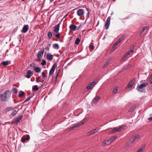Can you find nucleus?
Segmentation results:
<instances>
[{
	"label": "nucleus",
	"mask_w": 152,
	"mask_h": 152,
	"mask_svg": "<svg viewBox=\"0 0 152 152\" xmlns=\"http://www.w3.org/2000/svg\"><path fill=\"white\" fill-rule=\"evenodd\" d=\"M11 93L10 91H7L0 95L1 100L2 102H5L8 100L10 97Z\"/></svg>",
	"instance_id": "obj_1"
},
{
	"label": "nucleus",
	"mask_w": 152,
	"mask_h": 152,
	"mask_svg": "<svg viewBox=\"0 0 152 152\" xmlns=\"http://www.w3.org/2000/svg\"><path fill=\"white\" fill-rule=\"evenodd\" d=\"M118 45L116 44L115 43L113 45V48L111 49L112 51H114L116 49V47Z\"/></svg>",
	"instance_id": "obj_29"
},
{
	"label": "nucleus",
	"mask_w": 152,
	"mask_h": 152,
	"mask_svg": "<svg viewBox=\"0 0 152 152\" xmlns=\"http://www.w3.org/2000/svg\"><path fill=\"white\" fill-rule=\"evenodd\" d=\"M30 139V137L29 135H28L26 138L22 137L21 138V140L22 142H23L26 140H28Z\"/></svg>",
	"instance_id": "obj_19"
},
{
	"label": "nucleus",
	"mask_w": 152,
	"mask_h": 152,
	"mask_svg": "<svg viewBox=\"0 0 152 152\" xmlns=\"http://www.w3.org/2000/svg\"><path fill=\"white\" fill-rule=\"evenodd\" d=\"M86 10L88 11V12L87 13L86 17L88 18L90 13L89 12V9L88 8H86Z\"/></svg>",
	"instance_id": "obj_41"
},
{
	"label": "nucleus",
	"mask_w": 152,
	"mask_h": 152,
	"mask_svg": "<svg viewBox=\"0 0 152 152\" xmlns=\"http://www.w3.org/2000/svg\"><path fill=\"white\" fill-rule=\"evenodd\" d=\"M145 145L144 144L141 148L140 149H141L142 150L144 149L145 147Z\"/></svg>",
	"instance_id": "obj_47"
},
{
	"label": "nucleus",
	"mask_w": 152,
	"mask_h": 152,
	"mask_svg": "<svg viewBox=\"0 0 152 152\" xmlns=\"http://www.w3.org/2000/svg\"><path fill=\"white\" fill-rule=\"evenodd\" d=\"M42 76L44 77H47L46 75L45 74L44 72H42Z\"/></svg>",
	"instance_id": "obj_44"
},
{
	"label": "nucleus",
	"mask_w": 152,
	"mask_h": 152,
	"mask_svg": "<svg viewBox=\"0 0 152 152\" xmlns=\"http://www.w3.org/2000/svg\"><path fill=\"white\" fill-rule=\"evenodd\" d=\"M23 118L22 115H19L18 117L14 119L12 123H14L18 124L20 122V121Z\"/></svg>",
	"instance_id": "obj_6"
},
{
	"label": "nucleus",
	"mask_w": 152,
	"mask_h": 152,
	"mask_svg": "<svg viewBox=\"0 0 152 152\" xmlns=\"http://www.w3.org/2000/svg\"><path fill=\"white\" fill-rule=\"evenodd\" d=\"M32 89L33 90L37 91L39 90V88L37 85H35L33 87Z\"/></svg>",
	"instance_id": "obj_27"
},
{
	"label": "nucleus",
	"mask_w": 152,
	"mask_h": 152,
	"mask_svg": "<svg viewBox=\"0 0 152 152\" xmlns=\"http://www.w3.org/2000/svg\"><path fill=\"white\" fill-rule=\"evenodd\" d=\"M34 69L35 71L37 73L40 72L41 71L39 67H36V66H34Z\"/></svg>",
	"instance_id": "obj_21"
},
{
	"label": "nucleus",
	"mask_w": 152,
	"mask_h": 152,
	"mask_svg": "<svg viewBox=\"0 0 152 152\" xmlns=\"http://www.w3.org/2000/svg\"><path fill=\"white\" fill-rule=\"evenodd\" d=\"M118 89L115 88H114L113 90V92L114 93H115L117 91Z\"/></svg>",
	"instance_id": "obj_48"
},
{
	"label": "nucleus",
	"mask_w": 152,
	"mask_h": 152,
	"mask_svg": "<svg viewBox=\"0 0 152 152\" xmlns=\"http://www.w3.org/2000/svg\"><path fill=\"white\" fill-rule=\"evenodd\" d=\"M88 119L87 118H84L82 121L81 122L76 124L74 125L72 127H70L69 129V131H71L74 129L75 128L83 124H84L85 123Z\"/></svg>",
	"instance_id": "obj_2"
},
{
	"label": "nucleus",
	"mask_w": 152,
	"mask_h": 152,
	"mask_svg": "<svg viewBox=\"0 0 152 152\" xmlns=\"http://www.w3.org/2000/svg\"><path fill=\"white\" fill-rule=\"evenodd\" d=\"M134 46L133 45L131 47V50H132L133 52L134 51Z\"/></svg>",
	"instance_id": "obj_49"
},
{
	"label": "nucleus",
	"mask_w": 152,
	"mask_h": 152,
	"mask_svg": "<svg viewBox=\"0 0 152 152\" xmlns=\"http://www.w3.org/2000/svg\"><path fill=\"white\" fill-rule=\"evenodd\" d=\"M77 15L80 17H81L84 14V10L83 9H79L77 11Z\"/></svg>",
	"instance_id": "obj_11"
},
{
	"label": "nucleus",
	"mask_w": 152,
	"mask_h": 152,
	"mask_svg": "<svg viewBox=\"0 0 152 152\" xmlns=\"http://www.w3.org/2000/svg\"><path fill=\"white\" fill-rule=\"evenodd\" d=\"M40 86H41V87H42V86H43V84L42 83H40Z\"/></svg>",
	"instance_id": "obj_61"
},
{
	"label": "nucleus",
	"mask_w": 152,
	"mask_h": 152,
	"mask_svg": "<svg viewBox=\"0 0 152 152\" xmlns=\"http://www.w3.org/2000/svg\"><path fill=\"white\" fill-rule=\"evenodd\" d=\"M32 97V96H30V97H29L28 98H27L23 102V103L24 104V103H25L26 102H27V101H29L30 99Z\"/></svg>",
	"instance_id": "obj_30"
},
{
	"label": "nucleus",
	"mask_w": 152,
	"mask_h": 152,
	"mask_svg": "<svg viewBox=\"0 0 152 152\" xmlns=\"http://www.w3.org/2000/svg\"><path fill=\"white\" fill-rule=\"evenodd\" d=\"M122 40H121V39H120V38H119L118 40V42H119L120 43L121 41H122Z\"/></svg>",
	"instance_id": "obj_59"
},
{
	"label": "nucleus",
	"mask_w": 152,
	"mask_h": 152,
	"mask_svg": "<svg viewBox=\"0 0 152 152\" xmlns=\"http://www.w3.org/2000/svg\"><path fill=\"white\" fill-rule=\"evenodd\" d=\"M125 126L124 125H122L119 127H115L111 131V132L112 133H114L116 132H119L121 131L123 129Z\"/></svg>",
	"instance_id": "obj_4"
},
{
	"label": "nucleus",
	"mask_w": 152,
	"mask_h": 152,
	"mask_svg": "<svg viewBox=\"0 0 152 152\" xmlns=\"http://www.w3.org/2000/svg\"><path fill=\"white\" fill-rule=\"evenodd\" d=\"M24 95L25 93L23 91H20V93L19 94V97H21Z\"/></svg>",
	"instance_id": "obj_24"
},
{
	"label": "nucleus",
	"mask_w": 152,
	"mask_h": 152,
	"mask_svg": "<svg viewBox=\"0 0 152 152\" xmlns=\"http://www.w3.org/2000/svg\"><path fill=\"white\" fill-rule=\"evenodd\" d=\"M148 85V83L147 82H145L139 86H138L137 88V89L138 91L140 93H143L145 92V91L143 88H144L145 87Z\"/></svg>",
	"instance_id": "obj_3"
},
{
	"label": "nucleus",
	"mask_w": 152,
	"mask_h": 152,
	"mask_svg": "<svg viewBox=\"0 0 152 152\" xmlns=\"http://www.w3.org/2000/svg\"><path fill=\"white\" fill-rule=\"evenodd\" d=\"M118 45L116 44L115 43L113 45V48L111 49L112 51H114L116 49V47Z\"/></svg>",
	"instance_id": "obj_28"
},
{
	"label": "nucleus",
	"mask_w": 152,
	"mask_h": 152,
	"mask_svg": "<svg viewBox=\"0 0 152 152\" xmlns=\"http://www.w3.org/2000/svg\"><path fill=\"white\" fill-rule=\"evenodd\" d=\"M53 56L52 55L48 54L47 55V58L50 61L53 58Z\"/></svg>",
	"instance_id": "obj_18"
},
{
	"label": "nucleus",
	"mask_w": 152,
	"mask_h": 152,
	"mask_svg": "<svg viewBox=\"0 0 152 152\" xmlns=\"http://www.w3.org/2000/svg\"><path fill=\"white\" fill-rule=\"evenodd\" d=\"M58 73H59L58 72L56 74V76L55 77V80H57L58 75Z\"/></svg>",
	"instance_id": "obj_51"
},
{
	"label": "nucleus",
	"mask_w": 152,
	"mask_h": 152,
	"mask_svg": "<svg viewBox=\"0 0 152 152\" xmlns=\"http://www.w3.org/2000/svg\"><path fill=\"white\" fill-rule=\"evenodd\" d=\"M44 51V48H42L38 52L37 57L39 59L42 58L43 56Z\"/></svg>",
	"instance_id": "obj_7"
},
{
	"label": "nucleus",
	"mask_w": 152,
	"mask_h": 152,
	"mask_svg": "<svg viewBox=\"0 0 152 152\" xmlns=\"http://www.w3.org/2000/svg\"><path fill=\"white\" fill-rule=\"evenodd\" d=\"M88 133L89 134H90V135H92V134H94V133L93 132V130L90 131L88 132Z\"/></svg>",
	"instance_id": "obj_45"
},
{
	"label": "nucleus",
	"mask_w": 152,
	"mask_h": 152,
	"mask_svg": "<svg viewBox=\"0 0 152 152\" xmlns=\"http://www.w3.org/2000/svg\"><path fill=\"white\" fill-rule=\"evenodd\" d=\"M33 73L30 70H28L27 72V75L26 77L28 78H29L33 75Z\"/></svg>",
	"instance_id": "obj_14"
},
{
	"label": "nucleus",
	"mask_w": 152,
	"mask_h": 152,
	"mask_svg": "<svg viewBox=\"0 0 152 152\" xmlns=\"http://www.w3.org/2000/svg\"><path fill=\"white\" fill-rule=\"evenodd\" d=\"M125 36L124 35L122 36L120 38L122 40H123L125 38Z\"/></svg>",
	"instance_id": "obj_52"
},
{
	"label": "nucleus",
	"mask_w": 152,
	"mask_h": 152,
	"mask_svg": "<svg viewBox=\"0 0 152 152\" xmlns=\"http://www.w3.org/2000/svg\"><path fill=\"white\" fill-rule=\"evenodd\" d=\"M40 78V77H37V78H38V79H39Z\"/></svg>",
	"instance_id": "obj_64"
},
{
	"label": "nucleus",
	"mask_w": 152,
	"mask_h": 152,
	"mask_svg": "<svg viewBox=\"0 0 152 152\" xmlns=\"http://www.w3.org/2000/svg\"><path fill=\"white\" fill-rule=\"evenodd\" d=\"M54 0H50V2H52Z\"/></svg>",
	"instance_id": "obj_63"
},
{
	"label": "nucleus",
	"mask_w": 152,
	"mask_h": 152,
	"mask_svg": "<svg viewBox=\"0 0 152 152\" xmlns=\"http://www.w3.org/2000/svg\"><path fill=\"white\" fill-rule=\"evenodd\" d=\"M110 17L109 16L106 22L105 25V27L106 29H107L109 28L110 24Z\"/></svg>",
	"instance_id": "obj_10"
},
{
	"label": "nucleus",
	"mask_w": 152,
	"mask_h": 152,
	"mask_svg": "<svg viewBox=\"0 0 152 152\" xmlns=\"http://www.w3.org/2000/svg\"><path fill=\"white\" fill-rule=\"evenodd\" d=\"M142 150L140 148L138 150V151H138V152H142Z\"/></svg>",
	"instance_id": "obj_56"
},
{
	"label": "nucleus",
	"mask_w": 152,
	"mask_h": 152,
	"mask_svg": "<svg viewBox=\"0 0 152 152\" xmlns=\"http://www.w3.org/2000/svg\"><path fill=\"white\" fill-rule=\"evenodd\" d=\"M81 26H82V24L81 23H80V24L78 26V28H77V30L79 29L80 28V27Z\"/></svg>",
	"instance_id": "obj_55"
},
{
	"label": "nucleus",
	"mask_w": 152,
	"mask_h": 152,
	"mask_svg": "<svg viewBox=\"0 0 152 152\" xmlns=\"http://www.w3.org/2000/svg\"><path fill=\"white\" fill-rule=\"evenodd\" d=\"M8 61H4L2 62V64L4 66H6L8 65Z\"/></svg>",
	"instance_id": "obj_31"
},
{
	"label": "nucleus",
	"mask_w": 152,
	"mask_h": 152,
	"mask_svg": "<svg viewBox=\"0 0 152 152\" xmlns=\"http://www.w3.org/2000/svg\"><path fill=\"white\" fill-rule=\"evenodd\" d=\"M80 40L78 38H77L76 39V40L75 42V43L76 45H78L79 44L80 42Z\"/></svg>",
	"instance_id": "obj_25"
},
{
	"label": "nucleus",
	"mask_w": 152,
	"mask_h": 152,
	"mask_svg": "<svg viewBox=\"0 0 152 152\" xmlns=\"http://www.w3.org/2000/svg\"><path fill=\"white\" fill-rule=\"evenodd\" d=\"M110 62L109 61H107L105 64L103 66V68H104L106 67L109 64Z\"/></svg>",
	"instance_id": "obj_26"
},
{
	"label": "nucleus",
	"mask_w": 152,
	"mask_h": 152,
	"mask_svg": "<svg viewBox=\"0 0 152 152\" xmlns=\"http://www.w3.org/2000/svg\"><path fill=\"white\" fill-rule=\"evenodd\" d=\"M13 91L14 92L15 94H17L18 92L17 89L16 88H13Z\"/></svg>",
	"instance_id": "obj_38"
},
{
	"label": "nucleus",
	"mask_w": 152,
	"mask_h": 152,
	"mask_svg": "<svg viewBox=\"0 0 152 152\" xmlns=\"http://www.w3.org/2000/svg\"><path fill=\"white\" fill-rule=\"evenodd\" d=\"M145 30H144V29L142 28V30H141L140 33V35H141L142 33H143V32Z\"/></svg>",
	"instance_id": "obj_50"
},
{
	"label": "nucleus",
	"mask_w": 152,
	"mask_h": 152,
	"mask_svg": "<svg viewBox=\"0 0 152 152\" xmlns=\"http://www.w3.org/2000/svg\"><path fill=\"white\" fill-rule=\"evenodd\" d=\"M150 78L152 80V74L151 75Z\"/></svg>",
	"instance_id": "obj_62"
},
{
	"label": "nucleus",
	"mask_w": 152,
	"mask_h": 152,
	"mask_svg": "<svg viewBox=\"0 0 152 152\" xmlns=\"http://www.w3.org/2000/svg\"><path fill=\"white\" fill-rule=\"evenodd\" d=\"M99 130V129L98 128H97L96 129H94L93 130V132L94 133H96L97 132H98Z\"/></svg>",
	"instance_id": "obj_37"
},
{
	"label": "nucleus",
	"mask_w": 152,
	"mask_h": 152,
	"mask_svg": "<svg viewBox=\"0 0 152 152\" xmlns=\"http://www.w3.org/2000/svg\"><path fill=\"white\" fill-rule=\"evenodd\" d=\"M57 65L56 63L54 64L52 66V67L51 69H50V70L49 72V75L50 76L52 75L54 73V71L55 69V68L56 66Z\"/></svg>",
	"instance_id": "obj_9"
},
{
	"label": "nucleus",
	"mask_w": 152,
	"mask_h": 152,
	"mask_svg": "<svg viewBox=\"0 0 152 152\" xmlns=\"http://www.w3.org/2000/svg\"><path fill=\"white\" fill-rule=\"evenodd\" d=\"M36 81L37 82L39 83V79H38V78H36Z\"/></svg>",
	"instance_id": "obj_58"
},
{
	"label": "nucleus",
	"mask_w": 152,
	"mask_h": 152,
	"mask_svg": "<svg viewBox=\"0 0 152 152\" xmlns=\"http://www.w3.org/2000/svg\"><path fill=\"white\" fill-rule=\"evenodd\" d=\"M135 81V79L133 78L132 80L130 81L128 84V88H131L132 86L134 84Z\"/></svg>",
	"instance_id": "obj_16"
},
{
	"label": "nucleus",
	"mask_w": 152,
	"mask_h": 152,
	"mask_svg": "<svg viewBox=\"0 0 152 152\" xmlns=\"http://www.w3.org/2000/svg\"><path fill=\"white\" fill-rule=\"evenodd\" d=\"M89 48L90 49H93V45H90L89 46Z\"/></svg>",
	"instance_id": "obj_53"
},
{
	"label": "nucleus",
	"mask_w": 152,
	"mask_h": 152,
	"mask_svg": "<svg viewBox=\"0 0 152 152\" xmlns=\"http://www.w3.org/2000/svg\"><path fill=\"white\" fill-rule=\"evenodd\" d=\"M53 46L54 49H56V50H58L59 48V45L57 43L53 44Z\"/></svg>",
	"instance_id": "obj_20"
},
{
	"label": "nucleus",
	"mask_w": 152,
	"mask_h": 152,
	"mask_svg": "<svg viewBox=\"0 0 152 152\" xmlns=\"http://www.w3.org/2000/svg\"><path fill=\"white\" fill-rule=\"evenodd\" d=\"M133 53V51L132 50H129L128 51V52H127L126 53V54H127L128 55H129L130 54Z\"/></svg>",
	"instance_id": "obj_39"
},
{
	"label": "nucleus",
	"mask_w": 152,
	"mask_h": 152,
	"mask_svg": "<svg viewBox=\"0 0 152 152\" xmlns=\"http://www.w3.org/2000/svg\"><path fill=\"white\" fill-rule=\"evenodd\" d=\"M135 140V139H134V138L133 136L132 137H131L130 139V141L132 143L134 142Z\"/></svg>",
	"instance_id": "obj_33"
},
{
	"label": "nucleus",
	"mask_w": 152,
	"mask_h": 152,
	"mask_svg": "<svg viewBox=\"0 0 152 152\" xmlns=\"http://www.w3.org/2000/svg\"><path fill=\"white\" fill-rule=\"evenodd\" d=\"M148 119V120H149L150 121H151L152 120V117H150Z\"/></svg>",
	"instance_id": "obj_57"
},
{
	"label": "nucleus",
	"mask_w": 152,
	"mask_h": 152,
	"mask_svg": "<svg viewBox=\"0 0 152 152\" xmlns=\"http://www.w3.org/2000/svg\"><path fill=\"white\" fill-rule=\"evenodd\" d=\"M134 107H132L129 110V112H131L132 111H133V110H134Z\"/></svg>",
	"instance_id": "obj_42"
},
{
	"label": "nucleus",
	"mask_w": 152,
	"mask_h": 152,
	"mask_svg": "<svg viewBox=\"0 0 152 152\" xmlns=\"http://www.w3.org/2000/svg\"><path fill=\"white\" fill-rule=\"evenodd\" d=\"M59 27H60L59 24H57V25H56L54 27V29H53L54 31L56 33H57V32H58L59 31Z\"/></svg>",
	"instance_id": "obj_15"
},
{
	"label": "nucleus",
	"mask_w": 152,
	"mask_h": 152,
	"mask_svg": "<svg viewBox=\"0 0 152 152\" xmlns=\"http://www.w3.org/2000/svg\"><path fill=\"white\" fill-rule=\"evenodd\" d=\"M60 33H58L55 35V37L58 38H59L60 37Z\"/></svg>",
	"instance_id": "obj_40"
},
{
	"label": "nucleus",
	"mask_w": 152,
	"mask_h": 152,
	"mask_svg": "<svg viewBox=\"0 0 152 152\" xmlns=\"http://www.w3.org/2000/svg\"><path fill=\"white\" fill-rule=\"evenodd\" d=\"M69 28L71 30L75 31L76 30L77 27L76 26L73 24H72L69 26Z\"/></svg>",
	"instance_id": "obj_17"
},
{
	"label": "nucleus",
	"mask_w": 152,
	"mask_h": 152,
	"mask_svg": "<svg viewBox=\"0 0 152 152\" xmlns=\"http://www.w3.org/2000/svg\"><path fill=\"white\" fill-rule=\"evenodd\" d=\"M34 64H33V63L31 64H30V66L31 67H34L35 66H34Z\"/></svg>",
	"instance_id": "obj_54"
},
{
	"label": "nucleus",
	"mask_w": 152,
	"mask_h": 152,
	"mask_svg": "<svg viewBox=\"0 0 152 152\" xmlns=\"http://www.w3.org/2000/svg\"><path fill=\"white\" fill-rule=\"evenodd\" d=\"M120 43L119 42H118V41H117L115 43L117 45H118Z\"/></svg>",
	"instance_id": "obj_60"
},
{
	"label": "nucleus",
	"mask_w": 152,
	"mask_h": 152,
	"mask_svg": "<svg viewBox=\"0 0 152 152\" xmlns=\"http://www.w3.org/2000/svg\"><path fill=\"white\" fill-rule=\"evenodd\" d=\"M41 64L42 66H44L46 64V62L45 60H42V62L41 63Z\"/></svg>",
	"instance_id": "obj_34"
},
{
	"label": "nucleus",
	"mask_w": 152,
	"mask_h": 152,
	"mask_svg": "<svg viewBox=\"0 0 152 152\" xmlns=\"http://www.w3.org/2000/svg\"><path fill=\"white\" fill-rule=\"evenodd\" d=\"M132 66V65L131 64H129L128 65L125 66L123 68V69H128L129 68H130Z\"/></svg>",
	"instance_id": "obj_22"
},
{
	"label": "nucleus",
	"mask_w": 152,
	"mask_h": 152,
	"mask_svg": "<svg viewBox=\"0 0 152 152\" xmlns=\"http://www.w3.org/2000/svg\"><path fill=\"white\" fill-rule=\"evenodd\" d=\"M128 56V55L127 54H126V53L124 55V56L121 59V61H122V60H124L125 59H126L127 57Z\"/></svg>",
	"instance_id": "obj_32"
},
{
	"label": "nucleus",
	"mask_w": 152,
	"mask_h": 152,
	"mask_svg": "<svg viewBox=\"0 0 152 152\" xmlns=\"http://www.w3.org/2000/svg\"><path fill=\"white\" fill-rule=\"evenodd\" d=\"M51 44H48V45L47 47L45 48L46 50L47 51H48L49 50Z\"/></svg>",
	"instance_id": "obj_35"
},
{
	"label": "nucleus",
	"mask_w": 152,
	"mask_h": 152,
	"mask_svg": "<svg viewBox=\"0 0 152 152\" xmlns=\"http://www.w3.org/2000/svg\"><path fill=\"white\" fill-rule=\"evenodd\" d=\"M17 111L15 110L13 111L12 112V116H14L17 114Z\"/></svg>",
	"instance_id": "obj_36"
},
{
	"label": "nucleus",
	"mask_w": 152,
	"mask_h": 152,
	"mask_svg": "<svg viewBox=\"0 0 152 152\" xmlns=\"http://www.w3.org/2000/svg\"><path fill=\"white\" fill-rule=\"evenodd\" d=\"M29 29V26L28 25H26L24 26L21 32L23 33H26L28 31Z\"/></svg>",
	"instance_id": "obj_12"
},
{
	"label": "nucleus",
	"mask_w": 152,
	"mask_h": 152,
	"mask_svg": "<svg viewBox=\"0 0 152 152\" xmlns=\"http://www.w3.org/2000/svg\"><path fill=\"white\" fill-rule=\"evenodd\" d=\"M133 136L134 137L135 140L136 139H139V138L140 137V136L138 135H136L134 136Z\"/></svg>",
	"instance_id": "obj_43"
},
{
	"label": "nucleus",
	"mask_w": 152,
	"mask_h": 152,
	"mask_svg": "<svg viewBox=\"0 0 152 152\" xmlns=\"http://www.w3.org/2000/svg\"><path fill=\"white\" fill-rule=\"evenodd\" d=\"M100 98V96H99L95 97L93 99L91 103L94 104H96Z\"/></svg>",
	"instance_id": "obj_13"
},
{
	"label": "nucleus",
	"mask_w": 152,
	"mask_h": 152,
	"mask_svg": "<svg viewBox=\"0 0 152 152\" xmlns=\"http://www.w3.org/2000/svg\"><path fill=\"white\" fill-rule=\"evenodd\" d=\"M142 28L144 30H145L146 29H148L149 28V27L148 26H145L144 27Z\"/></svg>",
	"instance_id": "obj_46"
},
{
	"label": "nucleus",
	"mask_w": 152,
	"mask_h": 152,
	"mask_svg": "<svg viewBox=\"0 0 152 152\" xmlns=\"http://www.w3.org/2000/svg\"><path fill=\"white\" fill-rule=\"evenodd\" d=\"M117 137L116 136H114L112 137L110 139L108 140H105L104 142V143L105 144L108 145L111 143L113 141L117 138Z\"/></svg>",
	"instance_id": "obj_5"
},
{
	"label": "nucleus",
	"mask_w": 152,
	"mask_h": 152,
	"mask_svg": "<svg viewBox=\"0 0 152 152\" xmlns=\"http://www.w3.org/2000/svg\"><path fill=\"white\" fill-rule=\"evenodd\" d=\"M96 84L95 82H92L89 84L87 87L86 88L88 90H90L93 88L95 85Z\"/></svg>",
	"instance_id": "obj_8"
},
{
	"label": "nucleus",
	"mask_w": 152,
	"mask_h": 152,
	"mask_svg": "<svg viewBox=\"0 0 152 152\" xmlns=\"http://www.w3.org/2000/svg\"><path fill=\"white\" fill-rule=\"evenodd\" d=\"M48 37L49 39H51L52 37V34L50 31H49L48 33Z\"/></svg>",
	"instance_id": "obj_23"
}]
</instances>
